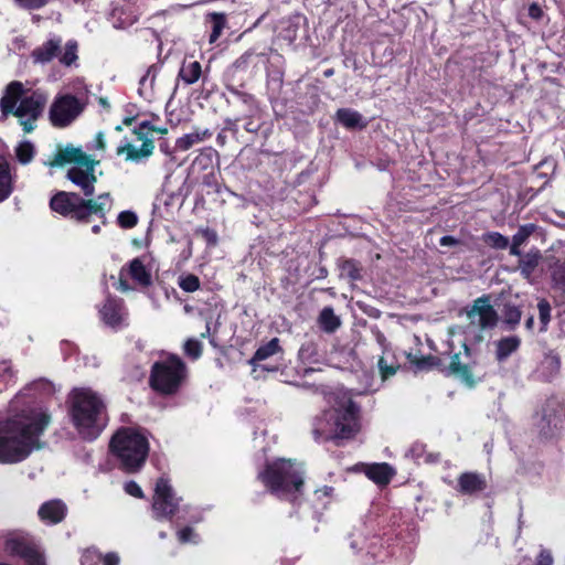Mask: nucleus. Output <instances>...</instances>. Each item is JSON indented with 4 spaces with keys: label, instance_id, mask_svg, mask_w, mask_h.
<instances>
[{
    "label": "nucleus",
    "instance_id": "4468645a",
    "mask_svg": "<svg viewBox=\"0 0 565 565\" xmlns=\"http://www.w3.org/2000/svg\"><path fill=\"white\" fill-rule=\"evenodd\" d=\"M99 312L103 321L111 328H119L126 322L127 311L121 299L108 298Z\"/></svg>",
    "mask_w": 565,
    "mask_h": 565
},
{
    "label": "nucleus",
    "instance_id": "f3484780",
    "mask_svg": "<svg viewBox=\"0 0 565 565\" xmlns=\"http://www.w3.org/2000/svg\"><path fill=\"white\" fill-rule=\"evenodd\" d=\"M2 110L4 116L13 115L28 134L33 131L41 114V108H2Z\"/></svg>",
    "mask_w": 565,
    "mask_h": 565
},
{
    "label": "nucleus",
    "instance_id": "f03ea898",
    "mask_svg": "<svg viewBox=\"0 0 565 565\" xmlns=\"http://www.w3.org/2000/svg\"><path fill=\"white\" fill-rule=\"evenodd\" d=\"M51 423L47 409L30 404L20 412L0 419V462L17 463L41 448L40 437Z\"/></svg>",
    "mask_w": 565,
    "mask_h": 565
},
{
    "label": "nucleus",
    "instance_id": "4c0bfd02",
    "mask_svg": "<svg viewBox=\"0 0 565 565\" xmlns=\"http://www.w3.org/2000/svg\"><path fill=\"white\" fill-rule=\"evenodd\" d=\"M534 231V224L521 225L518 232L513 235L512 242L515 243V245H523Z\"/></svg>",
    "mask_w": 565,
    "mask_h": 565
},
{
    "label": "nucleus",
    "instance_id": "7c9ffc66",
    "mask_svg": "<svg viewBox=\"0 0 565 565\" xmlns=\"http://www.w3.org/2000/svg\"><path fill=\"white\" fill-rule=\"evenodd\" d=\"M279 351H280L279 339L273 338L269 342L259 347L256 350L250 362L254 363L257 361H264V360L268 359L269 356L278 353Z\"/></svg>",
    "mask_w": 565,
    "mask_h": 565
},
{
    "label": "nucleus",
    "instance_id": "39448f33",
    "mask_svg": "<svg viewBox=\"0 0 565 565\" xmlns=\"http://www.w3.org/2000/svg\"><path fill=\"white\" fill-rule=\"evenodd\" d=\"M258 478L271 493L281 499L296 500L303 486V471L290 460L278 459L268 463Z\"/></svg>",
    "mask_w": 565,
    "mask_h": 565
},
{
    "label": "nucleus",
    "instance_id": "6ab92c4d",
    "mask_svg": "<svg viewBox=\"0 0 565 565\" xmlns=\"http://www.w3.org/2000/svg\"><path fill=\"white\" fill-rule=\"evenodd\" d=\"M366 477L379 486L387 484L395 475L394 469L386 462L366 466Z\"/></svg>",
    "mask_w": 565,
    "mask_h": 565
},
{
    "label": "nucleus",
    "instance_id": "2f4dec72",
    "mask_svg": "<svg viewBox=\"0 0 565 565\" xmlns=\"http://www.w3.org/2000/svg\"><path fill=\"white\" fill-rule=\"evenodd\" d=\"M17 373L10 361L0 362V391L8 388L15 383Z\"/></svg>",
    "mask_w": 565,
    "mask_h": 565
},
{
    "label": "nucleus",
    "instance_id": "20e7f679",
    "mask_svg": "<svg viewBox=\"0 0 565 565\" xmlns=\"http://www.w3.org/2000/svg\"><path fill=\"white\" fill-rule=\"evenodd\" d=\"M71 420L81 438L95 440L107 425L106 406L89 388H75L70 394Z\"/></svg>",
    "mask_w": 565,
    "mask_h": 565
},
{
    "label": "nucleus",
    "instance_id": "473e14b6",
    "mask_svg": "<svg viewBox=\"0 0 565 565\" xmlns=\"http://www.w3.org/2000/svg\"><path fill=\"white\" fill-rule=\"evenodd\" d=\"M550 268L554 286L561 290H565V262L556 259Z\"/></svg>",
    "mask_w": 565,
    "mask_h": 565
},
{
    "label": "nucleus",
    "instance_id": "58836bf2",
    "mask_svg": "<svg viewBox=\"0 0 565 565\" xmlns=\"http://www.w3.org/2000/svg\"><path fill=\"white\" fill-rule=\"evenodd\" d=\"M117 222L122 228H132L138 223V216L132 211H122L118 214Z\"/></svg>",
    "mask_w": 565,
    "mask_h": 565
},
{
    "label": "nucleus",
    "instance_id": "412c9836",
    "mask_svg": "<svg viewBox=\"0 0 565 565\" xmlns=\"http://www.w3.org/2000/svg\"><path fill=\"white\" fill-rule=\"evenodd\" d=\"M448 373L458 377L461 382H463L469 387H472L476 384V381L472 376V373L468 365L462 364L460 362L459 354H454L451 356Z\"/></svg>",
    "mask_w": 565,
    "mask_h": 565
},
{
    "label": "nucleus",
    "instance_id": "774afa93",
    "mask_svg": "<svg viewBox=\"0 0 565 565\" xmlns=\"http://www.w3.org/2000/svg\"><path fill=\"white\" fill-rule=\"evenodd\" d=\"M477 340H478V341H481V340H482V335H480V334H479V335H477Z\"/></svg>",
    "mask_w": 565,
    "mask_h": 565
},
{
    "label": "nucleus",
    "instance_id": "4d7b16f0",
    "mask_svg": "<svg viewBox=\"0 0 565 565\" xmlns=\"http://www.w3.org/2000/svg\"><path fill=\"white\" fill-rule=\"evenodd\" d=\"M99 103L102 106H107L108 102L106 98L104 97H96L94 96V98H89L87 97L86 100H85V104H94V103Z\"/></svg>",
    "mask_w": 565,
    "mask_h": 565
},
{
    "label": "nucleus",
    "instance_id": "f257e3e1",
    "mask_svg": "<svg viewBox=\"0 0 565 565\" xmlns=\"http://www.w3.org/2000/svg\"><path fill=\"white\" fill-rule=\"evenodd\" d=\"M70 163L66 178L76 185L84 194L82 198L75 192H58L50 202L51 209L63 216L77 222L88 223L93 215L106 224V215L111 210L114 199L109 192H104L95 199V184L97 177L95 168L99 164L98 160L93 159L81 148L67 146L55 153L53 161L47 164L51 167H62Z\"/></svg>",
    "mask_w": 565,
    "mask_h": 565
},
{
    "label": "nucleus",
    "instance_id": "aec40b11",
    "mask_svg": "<svg viewBox=\"0 0 565 565\" xmlns=\"http://www.w3.org/2000/svg\"><path fill=\"white\" fill-rule=\"evenodd\" d=\"M83 108H50V120L54 127L64 128L73 122Z\"/></svg>",
    "mask_w": 565,
    "mask_h": 565
},
{
    "label": "nucleus",
    "instance_id": "72a5a7b5",
    "mask_svg": "<svg viewBox=\"0 0 565 565\" xmlns=\"http://www.w3.org/2000/svg\"><path fill=\"white\" fill-rule=\"evenodd\" d=\"M482 241L495 249H505L509 246V238L498 232L486 233Z\"/></svg>",
    "mask_w": 565,
    "mask_h": 565
},
{
    "label": "nucleus",
    "instance_id": "ddd939ff",
    "mask_svg": "<svg viewBox=\"0 0 565 565\" xmlns=\"http://www.w3.org/2000/svg\"><path fill=\"white\" fill-rule=\"evenodd\" d=\"M7 548L22 557L28 565H45L44 557L38 547L23 539H11L7 542Z\"/></svg>",
    "mask_w": 565,
    "mask_h": 565
},
{
    "label": "nucleus",
    "instance_id": "c756f323",
    "mask_svg": "<svg viewBox=\"0 0 565 565\" xmlns=\"http://www.w3.org/2000/svg\"><path fill=\"white\" fill-rule=\"evenodd\" d=\"M202 74L201 64L198 61L193 62H183L179 76L182 78V81L186 84H193L195 83Z\"/></svg>",
    "mask_w": 565,
    "mask_h": 565
},
{
    "label": "nucleus",
    "instance_id": "c85d7f7f",
    "mask_svg": "<svg viewBox=\"0 0 565 565\" xmlns=\"http://www.w3.org/2000/svg\"><path fill=\"white\" fill-rule=\"evenodd\" d=\"M207 19L212 23V32L209 42L213 44L217 41L226 26V14L222 12H211L207 14Z\"/></svg>",
    "mask_w": 565,
    "mask_h": 565
},
{
    "label": "nucleus",
    "instance_id": "69168bd1",
    "mask_svg": "<svg viewBox=\"0 0 565 565\" xmlns=\"http://www.w3.org/2000/svg\"><path fill=\"white\" fill-rule=\"evenodd\" d=\"M92 232H93L94 234H98V233L100 232V226H99V225H94V226L92 227Z\"/></svg>",
    "mask_w": 565,
    "mask_h": 565
},
{
    "label": "nucleus",
    "instance_id": "e433bc0d",
    "mask_svg": "<svg viewBox=\"0 0 565 565\" xmlns=\"http://www.w3.org/2000/svg\"><path fill=\"white\" fill-rule=\"evenodd\" d=\"M521 319V311L515 306H505L504 323L509 329H514Z\"/></svg>",
    "mask_w": 565,
    "mask_h": 565
},
{
    "label": "nucleus",
    "instance_id": "2eb2a0df",
    "mask_svg": "<svg viewBox=\"0 0 565 565\" xmlns=\"http://www.w3.org/2000/svg\"><path fill=\"white\" fill-rule=\"evenodd\" d=\"M487 488L486 477L478 472H463L458 478L457 491L461 494L472 495Z\"/></svg>",
    "mask_w": 565,
    "mask_h": 565
},
{
    "label": "nucleus",
    "instance_id": "b1692460",
    "mask_svg": "<svg viewBox=\"0 0 565 565\" xmlns=\"http://www.w3.org/2000/svg\"><path fill=\"white\" fill-rule=\"evenodd\" d=\"M13 191V180L8 161L0 156V202L7 200Z\"/></svg>",
    "mask_w": 565,
    "mask_h": 565
},
{
    "label": "nucleus",
    "instance_id": "864d4df0",
    "mask_svg": "<svg viewBox=\"0 0 565 565\" xmlns=\"http://www.w3.org/2000/svg\"><path fill=\"white\" fill-rule=\"evenodd\" d=\"M103 565H118L119 564V556L116 553H108L106 555H102V562Z\"/></svg>",
    "mask_w": 565,
    "mask_h": 565
},
{
    "label": "nucleus",
    "instance_id": "c03bdc74",
    "mask_svg": "<svg viewBox=\"0 0 565 565\" xmlns=\"http://www.w3.org/2000/svg\"><path fill=\"white\" fill-rule=\"evenodd\" d=\"M17 6L25 10L41 9L47 4L50 0H13Z\"/></svg>",
    "mask_w": 565,
    "mask_h": 565
},
{
    "label": "nucleus",
    "instance_id": "49530a36",
    "mask_svg": "<svg viewBox=\"0 0 565 565\" xmlns=\"http://www.w3.org/2000/svg\"><path fill=\"white\" fill-rule=\"evenodd\" d=\"M254 56L252 51L245 52L242 56H239L233 64L236 70H244L249 64L250 58Z\"/></svg>",
    "mask_w": 565,
    "mask_h": 565
},
{
    "label": "nucleus",
    "instance_id": "680f3d73",
    "mask_svg": "<svg viewBox=\"0 0 565 565\" xmlns=\"http://www.w3.org/2000/svg\"><path fill=\"white\" fill-rule=\"evenodd\" d=\"M120 289H121L122 291H127V290H129V287H128L127 282H126V281H124L122 279H120Z\"/></svg>",
    "mask_w": 565,
    "mask_h": 565
},
{
    "label": "nucleus",
    "instance_id": "6e6552de",
    "mask_svg": "<svg viewBox=\"0 0 565 565\" xmlns=\"http://www.w3.org/2000/svg\"><path fill=\"white\" fill-rule=\"evenodd\" d=\"M153 132L166 134V128L150 127L147 121L135 130L136 141L126 142L117 148V154L126 161L140 163L150 158L154 150Z\"/></svg>",
    "mask_w": 565,
    "mask_h": 565
},
{
    "label": "nucleus",
    "instance_id": "79ce46f5",
    "mask_svg": "<svg viewBox=\"0 0 565 565\" xmlns=\"http://www.w3.org/2000/svg\"><path fill=\"white\" fill-rule=\"evenodd\" d=\"M537 309H539L540 320L542 323V330H544L551 319V306L545 299H542L537 303Z\"/></svg>",
    "mask_w": 565,
    "mask_h": 565
},
{
    "label": "nucleus",
    "instance_id": "a878e982",
    "mask_svg": "<svg viewBox=\"0 0 565 565\" xmlns=\"http://www.w3.org/2000/svg\"><path fill=\"white\" fill-rule=\"evenodd\" d=\"M129 274L140 286L148 287L151 285V274L140 258H135L130 262Z\"/></svg>",
    "mask_w": 565,
    "mask_h": 565
},
{
    "label": "nucleus",
    "instance_id": "e2e57ef3",
    "mask_svg": "<svg viewBox=\"0 0 565 565\" xmlns=\"http://www.w3.org/2000/svg\"><path fill=\"white\" fill-rule=\"evenodd\" d=\"M533 322H534L533 317H530V318L526 320L525 324H526V327H527L529 329H531V328H532V326H533Z\"/></svg>",
    "mask_w": 565,
    "mask_h": 565
},
{
    "label": "nucleus",
    "instance_id": "0e129e2a",
    "mask_svg": "<svg viewBox=\"0 0 565 565\" xmlns=\"http://www.w3.org/2000/svg\"><path fill=\"white\" fill-rule=\"evenodd\" d=\"M333 74H334L333 68H329V70L324 71V76H326V77H330V76H332Z\"/></svg>",
    "mask_w": 565,
    "mask_h": 565
},
{
    "label": "nucleus",
    "instance_id": "3c124183",
    "mask_svg": "<svg viewBox=\"0 0 565 565\" xmlns=\"http://www.w3.org/2000/svg\"><path fill=\"white\" fill-rule=\"evenodd\" d=\"M529 17L532 18L533 20H541L542 17H543V10L542 8L536 3V2H533L530 4L529 7Z\"/></svg>",
    "mask_w": 565,
    "mask_h": 565
},
{
    "label": "nucleus",
    "instance_id": "0eeeda50",
    "mask_svg": "<svg viewBox=\"0 0 565 565\" xmlns=\"http://www.w3.org/2000/svg\"><path fill=\"white\" fill-rule=\"evenodd\" d=\"M185 375V364L179 356L171 355L152 365L150 385L157 392L171 395L180 388Z\"/></svg>",
    "mask_w": 565,
    "mask_h": 565
},
{
    "label": "nucleus",
    "instance_id": "bb28decb",
    "mask_svg": "<svg viewBox=\"0 0 565 565\" xmlns=\"http://www.w3.org/2000/svg\"><path fill=\"white\" fill-rule=\"evenodd\" d=\"M318 323L324 332L332 333L340 327L341 320L331 307H324L318 317Z\"/></svg>",
    "mask_w": 565,
    "mask_h": 565
},
{
    "label": "nucleus",
    "instance_id": "6e6d98bb",
    "mask_svg": "<svg viewBox=\"0 0 565 565\" xmlns=\"http://www.w3.org/2000/svg\"><path fill=\"white\" fill-rule=\"evenodd\" d=\"M95 148L104 150L106 148L105 136L103 132H98L95 137Z\"/></svg>",
    "mask_w": 565,
    "mask_h": 565
},
{
    "label": "nucleus",
    "instance_id": "5fc2aeb1",
    "mask_svg": "<svg viewBox=\"0 0 565 565\" xmlns=\"http://www.w3.org/2000/svg\"><path fill=\"white\" fill-rule=\"evenodd\" d=\"M440 245L441 246H455V245H458L459 244V241L457 238H455L454 236H443L440 238Z\"/></svg>",
    "mask_w": 565,
    "mask_h": 565
},
{
    "label": "nucleus",
    "instance_id": "f8f14e48",
    "mask_svg": "<svg viewBox=\"0 0 565 565\" xmlns=\"http://www.w3.org/2000/svg\"><path fill=\"white\" fill-rule=\"evenodd\" d=\"M178 508V501L173 495L169 482L161 478L156 483L152 509L156 519L170 518Z\"/></svg>",
    "mask_w": 565,
    "mask_h": 565
},
{
    "label": "nucleus",
    "instance_id": "1a4fd4ad",
    "mask_svg": "<svg viewBox=\"0 0 565 565\" xmlns=\"http://www.w3.org/2000/svg\"><path fill=\"white\" fill-rule=\"evenodd\" d=\"M77 42L68 41L64 51L62 52V40L60 38H53L45 41L42 45L35 47L31 52V57L36 64H47L52 62L55 57H58V61L64 66L73 65L77 60Z\"/></svg>",
    "mask_w": 565,
    "mask_h": 565
},
{
    "label": "nucleus",
    "instance_id": "09e8293b",
    "mask_svg": "<svg viewBox=\"0 0 565 565\" xmlns=\"http://www.w3.org/2000/svg\"><path fill=\"white\" fill-rule=\"evenodd\" d=\"M342 270H343V273H348L350 278L353 280L360 278L359 269L356 268L355 264L351 260L344 262Z\"/></svg>",
    "mask_w": 565,
    "mask_h": 565
},
{
    "label": "nucleus",
    "instance_id": "bf43d9fd",
    "mask_svg": "<svg viewBox=\"0 0 565 565\" xmlns=\"http://www.w3.org/2000/svg\"><path fill=\"white\" fill-rule=\"evenodd\" d=\"M313 348L312 343L303 344L299 350V355L305 356Z\"/></svg>",
    "mask_w": 565,
    "mask_h": 565
},
{
    "label": "nucleus",
    "instance_id": "de8ad7c7",
    "mask_svg": "<svg viewBox=\"0 0 565 565\" xmlns=\"http://www.w3.org/2000/svg\"><path fill=\"white\" fill-rule=\"evenodd\" d=\"M125 491L135 498H139V499L143 498V492H142L141 488L135 481L127 482L125 486Z\"/></svg>",
    "mask_w": 565,
    "mask_h": 565
},
{
    "label": "nucleus",
    "instance_id": "393cba45",
    "mask_svg": "<svg viewBox=\"0 0 565 565\" xmlns=\"http://www.w3.org/2000/svg\"><path fill=\"white\" fill-rule=\"evenodd\" d=\"M541 258L542 255L537 249L530 250L529 253L521 256V258L519 259V269L521 271V275L524 278L529 279L532 276L535 268L539 266Z\"/></svg>",
    "mask_w": 565,
    "mask_h": 565
},
{
    "label": "nucleus",
    "instance_id": "338daca9",
    "mask_svg": "<svg viewBox=\"0 0 565 565\" xmlns=\"http://www.w3.org/2000/svg\"><path fill=\"white\" fill-rule=\"evenodd\" d=\"M160 537H161V539H164V537H166V533H164V532H161V533H160Z\"/></svg>",
    "mask_w": 565,
    "mask_h": 565
},
{
    "label": "nucleus",
    "instance_id": "ea45409f",
    "mask_svg": "<svg viewBox=\"0 0 565 565\" xmlns=\"http://www.w3.org/2000/svg\"><path fill=\"white\" fill-rule=\"evenodd\" d=\"M102 562V554L95 548H87L81 557L82 565H98Z\"/></svg>",
    "mask_w": 565,
    "mask_h": 565
},
{
    "label": "nucleus",
    "instance_id": "dca6fc26",
    "mask_svg": "<svg viewBox=\"0 0 565 565\" xmlns=\"http://www.w3.org/2000/svg\"><path fill=\"white\" fill-rule=\"evenodd\" d=\"M38 514L42 522L57 524L66 515V505L61 500H50L40 507Z\"/></svg>",
    "mask_w": 565,
    "mask_h": 565
},
{
    "label": "nucleus",
    "instance_id": "c9c22d12",
    "mask_svg": "<svg viewBox=\"0 0 565 565\" xmlns=\"http://www.w3.org/2000/svg\"><path fill=\"white\" fill-rule=\"evenodd\" d=\"M179 287L185 292H194L200 288V279L193 274L181 276Z\"/></svg>",
    "mask_w": 565,
    "mask_h": 565
},
{
    "label": "nucleus",
    "instance_id": "423d86ee",
    "mask_svg": "<svg viewBox=\"0 0 565 565\" xmlns=\"http://www.w3.org/2000/svg\"><path fill=\"white\" fill-rule=\"evenodd\" d=\"M110 449L127 472L138 471L145 463L149 451L147 437L134 428L119 429L110 440Z\"/></svg>",
    "mask_w": 565,
    "mask_h": 565
},
{
    "label": "nucleus",
    "instance_id": "7ed1b4c3",
    "mask_svg": "<svg viewBox=\"0 0 565 565\" xmlns=\"http://www.w3.org/2000/svg\"><path fill=\"white\" fill-rule=\"evenodd\" d=\"M359 430V407L348 393L334 394L332 408L313 423L312 434L317 441L349 439Z\"/></svg>",
    "mask_w": 565,
    "mask_h": 565
},
{
    "label": "nucleus",
    "instance_id": "5701e85b",
    "mask_svg": "<svg viewBox=\"0 0 565 565\" xmlns=\"http://www.w3.org/2000/svg\"><path fill=\"white\" fill-rule=\"evenodd\" d=\"M337 119L340 124L349 129L364 128L367 124L358 111L352 108H339L337 111Z\"/></svg>",
    "mask_w": 565,
    "mask_h": 565
},
{
    "label": "nucleus",
    "instance_id": "cd10ccee",
    "mask_svg": "<svg viewBox=\"0 0 565 565\" xmlns=\"http://www.w3.org/2000/svg\"><path fill=\"white\" fill-rule=\"evenodd\" d=\"M211 132L205 129V130H202V131H193V132H190V134H186L182 137H180L178 140H177V148L181 151H186L189 150L191 147H193L195 143H199L201 141H203L204 139L211 137Z\"/></svg>",
    "mask_w": 565,
    "mask_h": 565
},
{
    "label": "nucleus",
    "instance_id": "f704fd0d",
    "mask_svg": "<svg viewBox=\"0 0 565 565\" xmlns=\"http://www.w3.org/2000/svg\"><path fill=\"white\" fill-rule=\"evenodd\" d=\"M15 154L20 163L26 164L33 159L34 147L29 141L21 142L15 149Z\"/></svg>",
    "mask_w": 565,
    "mask_h": 565
},
{
    "label": "nucleus",
    "instance_id": "a211bd4d",
    "mask_svg": "<svg viewBox=\"0 0 565 565\" xmlns=\"http://www.w3.org/2000/svg\"><path fill=\"white\" fill-rule=\"evenodd\" d=\"M561 371V358L554 351H550L543 358L537 369L539 375L545 381H552Z\"/></svg>",
    "mask_w": 565,
    "mask_h": 565
},
{
    "label": "nucleus",
    "instance_id": "9b49d317",
    "mask_svg": "<svg viewBox=\"0 0 565 565\" xmlns=\"http://www.w3.org/2000/svg\"><path fill=\"white\" fill-rule=\"evenodd\" d=\"M470 327H477L483 331L493 329L499 320L498 312L490 302L489 296H482L473 300L471 308L467 311Z\"/></svg>",
    "mask_w": 565,
    "mask_h": 565
},
{
    "label": "nucleus",
    "instance_id": "a19ab883",
    "mask_svg": "<svg viewBox=\"0 0 565 565\" xmlns=\"http://www.w3.org/2000/svg\"><path fill=\"white\" fill-rule=\"evenodd\" d=\"M184 352L186 353V355H189L190 358H192L194 360L199 359L202 354L201 342H199L198 340H194V339H189L184 343Z\"/></svg>",
    "mask_w": 565,
    "mask_h": 565
},
{
    "label": "nucleus",
    "instance_id": "37998d69",
    "mask_svg": "<svg viewBox=\"0 0 565 565\" xmlns=\"http://www.w3.org/2000/svg\"><path fill=\"white\" fill-rule=\"evenodd\" d=\"M177 534L181 543H199V535L190 526L180 530Z\"/></svg>",
    "mask_w": 565,
    "mask_h": 565
},
{
    "label": "nucleus",
    "instance_id": "4be33fe9",
    "mask_svg": "<svg viewBox=\"0 0 565 565\" xmlns=\"http://www.w3.org/2000/svg\"><path fill=\"white\" fill-rule=\"evenodd\" d=\"M521 344V339L516 335H510L495 342V358L499 362L505 361L514 353Z\"/></svg>",
    "mask_w": 565,
    "mask_h": 565
},
{
    "label": "nucleus",
    "instance_id": "8fccbe9b",
    "mask_svg": "<svg viewBox=\"0 0 565 565\" xmlns=\"http://www.w3.org/2000/svg\"><path fill=\"white\" fill-rule=\"evenodd\" d=\"M52 106H81L77 98L71 95L62 96Z\"/></svg>",
    "mask_w": 565,
    "mask_h": 565
},
{
    "label": "nucleus",
    "instance_id": "a18cd8bd",
    "mask_svg": "<svg viewBox=\"0 0 565 565\" xmlns=\"http://www.w3.org/2000/svg\"><path fill=\"white\" fill-rule=\"evenodd\" d=\"M379 370L381 372L382 377L385 380L396 373L397 367L394 365H388L384 356H381L377 362Z\"/></svg>",
    "mask_w": 565,
    "mask_h": 565
},
{
    "label": "nucleus",
    "instance_id": "603ef678",
    "mask_svg": "<svg viewBox=\"0 0 565 565\" xmlns=\"http://www.w3.org/2000/svg\"><path fill=\"white\" fill-rule=\"evenodd\" d=\"M536 565H553L552 554L546 550H542L537 557Z\"/></svg>",
    "mask_w": 565,
    "mask_h": 565
},
{
    "label": "nucleus",
    "instance_id": "13d9d810",
    "mask_svg": "<svg viewBox=\"0 0 565 565\" xmlns=\"http://www.w3.org/2000/svg\"><path fill=\"white\" fill-rule=\"evenodd\" d=\"M520 246L521 245H515V243L512 242V244L510 246V254L521 258V256H523V255L521 254Z\"/></svg>",
    "mask_w": 565,
    "mask_h": 565
},
{
    "label": "nucleus",
    "instance_id": "9d476101",
    "mask_svg": "<svg viewBox=\"0 0 565 565\" xmlns=\"http://www.w3.org/2000/svg\"><path fill=\"white\" fill-rule=\"evenodd\" d=\"M46 103L47 96L43 92L25 89L19 81L9 83L0 99V106H44Z\"/></svg>",
    "mask_w": 565,
    "mask_h": 565
},
{
    "label": "nucleus",
    "instance_id": "052dcab7",
    "mask_svg": "<svg viewBox=\"0 0 565 565\" xmlns=\"http://www.w3.org/2000/svg\"><path fill=\"white\" fill-rule=\"evenodd\" d=\"M332 492V487H324L323 489L317 491V493H322L323 495H330Z\"/></svg>",
    "mask_w": 565,
    "mask_h": 565
}]
</instances>
